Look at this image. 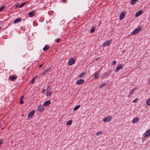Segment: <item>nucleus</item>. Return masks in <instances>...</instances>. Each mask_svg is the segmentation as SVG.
I'll use <instances>...</instances> for the list:
<instances>
[{
  "label": "nucleus",
  "instance_id": "f257e3e1",
  "mask_svg": "<svg viewBox=\"0 0 150 150\" xmlns=\"http://www.w3.org/2000/svg\"><path fill=\"white\" fill-rule=\"evenodd\" d=\"M142 29V28L140 26L135 29L132 33L133 35H134L138 33Z\"/></svg>",
  "mask_w": 150,
  "mask_h": 150
},
{
  "label": "nucleus",
  "instance_id": "f03ea898",
  "mask_svg": "<svg viewBox=\"0 0 150 150\" xmlns=\"http://www.w3.org/2000/svg\"><path fill=\"white\" fill-rule=\"evenodd\" d=\"M112 117L111 116L108 117L103 119V121L105 122H109L111 121Z\"/></svg>",
  "mask_w": 150,
  "mask_h": 150
},
{
  "label": "nucleus",
  "instance_id": "7ed1b4c3",
  "mask_svg": "<svg viewBox=\"0 0 150 150\" xmlns=\"http://www.w3.org/2000/svg\"><path fill=\"white\" fill-rule=\"evenodd\" d=\"M144 137H146L150 135V129L147 130L144 134Z\"/></svg>",
  "mask_w": 150,
  "mask_h": 150
},
{
  "label": "nucleus",
  "instance_id": "20e7f679",
  "mask_svg": "<svg viewBox=\"0 0 150 150\" xmlns=\"http://www.w3.org/2000/svg\"><path fill=\"white\" fill-rule=\"evenodd\" d=\"M125 12H122L120 15V20H122L125 17Z\"/></svg>",
  "mask_w": 150,
  "mask_h": 150
},
{
  "label": "nucleus",
  "instance_id": "39448f33",
  "mask_svg": "<svg viewBox=\"0 0 150 150\" xmlns=\"http://www.w3.org/2000/svg\"><path fill=\"white\" fill-rule=\"evenodd\" d=\"M84 82V81L82 79H79L76 81V84L77 85H80L83 83Z\"/></svg>",
  "mask_w": 150,
  "mask_h": 150
},
{
  "label": "nucleus",
  "instance_id": "423d86ee",
  "mask_svg": "<svg viewBox=\"0 0 150 150\" xmlns=\"http://www.w3.org/2000/svg\"><path fill=\"white\" fill-rule=\"evenodd\" d=\"M35 113L34 110H32L30 112L28 115V117L29 118H31L33 116Z\"/></svg>",
  "mask_w": 150,
  "mask_h": 150
},
{
  "label": "nucleus",
  "instance_id": "0eeeda50",
  "mask_svg": "<svg viewBox=\"0 0 150 150\" xmlns=\"http://www.w3.org/2000/svg\"><path fill=\"white\" fill-rule=\"evenodd\" d=\"M75 63V60L74 59L71 58L69 61V65H71Z\"/></svg>",
  "mask_w": 150,
  "mask_h": 150
},
{
  "label": "nucleus",
  "instance_id": "6e6552de",
  "mask_svg": "<svg viewBox=\"0 0 150 150\" xmlns=\"http://www.w3.org/2000/svg\"><path fill=\"white\" fill-rule=\"evenodd\" d=\"M142 11L141 10H140L138 11L135 14V17H137L139 16L142 13Z\"/></svg>",
  "mask_w": 150,
  "mask_h": 150
},
{
  "label": "nucleus",
  "instance_id": "1a4fd4ad",
  "mask_svg": "<svg viewBox=\"0 0 150 150\" xmlns=\"http://www.w3.org/2000/svg\"><path fill=\"white\" fill-rule=\"evenodd\" d=\"M38 111L40 112H41L43 110H44V107L43 105H40L38 108Z\"/></svg>",
  "mask_w": 150,
  "mask_h": 150
},
{
  "label": "nucleus",
  "instance_id": "9d476101",
  "mask_svg": "<svg viewBox=\"0 0 150 150\" xmlns=\"http://www.w3.org/2000/svg\"><path fill=\"white\" fill-rule=\"evenodd\" d=\"M110 43V42L109 40H107L106 42H105L103 45V47H105L106 46L109 45Z\"/></svg>",
  "mask_w": 150,
  "mask_h": 150
},
{
  "label": "nucleus",
  "instance_id": "9b49d317",
  "mask_svg": "<svg viewBox=\"0 0 150 150\" xmlns=\"http://www.w3.org/2000/svg\"><path fill=\"white\" fill-rule=\"evenodd\" d=\"M123 68V67L122 65H119L116 68L115 72H117L118 71Z\"/></svg>",
  "mask_w": 150,
  "mask_h": 150
},
{
  "label": "nucleus",
  "instance_id": "f8f14e48",
  "mask_svg": "<svg viewBox=\"0 0 150 150\" xmlns=\"http://www.w3.org/2000/svg\"><path fill=\"white\" fill-rule=\"evenodd\" d=\"M50 100L45 102L44 103V105L45 106H47L50 104Z\"/></svg>",
  "mask_w": 150,
  "mask_h": 150
},
{
  "label": "nucleus",
  "instance_id": "ddd939ff",
  "mask_svg": "<svg viewBox=\"0 0 150 150\" xmlns=\"http://www.w3.org/2000/svg\"><path fill=\"white\" fill-rule=\"evenodd\" d=\"M35 12L34 11H33L30 12L28 13V15L30 17H32L35 13Z\"/></svg>",
  "mask_w": 150,
  "mask_h": 150
},
{
  "label": "nucleus",
  "instance_id": "4468645a",
  "mask_svg": "<svg viewBox=\"0 0 150 150\" xmlns=\"http://www.w3.org/2000/svg\"><path fill=\"white\" fill-rule=\"evenodd\" d=\"M21 18H17L14 20V21L13 22V23H14L15 24H16V23H17L20 22L21 21Z\"/></svg>",
  "mask_w": 150,
  "mask_h": 150
},
{
  "label": "nucleus",
  "instance_id": "2eb2a0df",
  "mask_svg": "<svg viewBox=\"0 0 150 150\" xmlns=\"http://www.w3.org/2000/svg\"><path fill=\"white\" fill-rule=\"evenodd\" d=\"M110 75V72H107L103 73V77H105V76H109Z\"/></svg>",
  "mask_w": 150,
  "mask_h": 150
},
{
  "label": "nucleus",
  "instance_id": "dca6fc26",
  "mask_svg": "<svg viewBox=\"0 0 150 150\" xmlns=\"http://www.w3.org/2000/svg\"><path fill=\"white\" fill-rule=\"evenodd\" d=\"M9 78L12 81H13L17 78L15 76H10Z\"/></svg>",
  "mask_w": 150,
  "mask_h": 150
},
{
  "label": "nucleus",
  "instance_id": "f3484780",
  "mask_svg": "<svg viewBox=\"0 0 150 150\" xmlns=\"http://www.w3.org/2000/svg\"><path fill=\"white\" fill-rule=\"evenodd\" d=\"M139 121V119L137 118H135L133 119L132 121V123H135Z\"/></svg>",
  "mask_w": 150,
  "mask_h": 150
},
{
  "label": "nucleus",
  "instance_id": "a211bd4d",
  "mask_svg": "<svg viewBox=\"0 0 150 150\" xmlns=\"http://www.w3.org/2000/svg\"><path fill=\"white\" fill-rule=\"evenodd\" d=\"M50 47V46L48 45H46L45 46V47L43 48V50L44 51H46L48 49H49Z\"/></svg>",
  "mask_w": 150,
  "mask_h": 150
},
{
  "label": "nucleus",
  "instance_id": "6ab92c4d",
  "mask_svg": "<svg viewBox=\"0 0 150 150\" xmlns=\"http://www.w3.org/2000/svg\"><path fill=\"white\" fill-rule=\"evenodd\" d=\"M146 103L147 105H150V98L147 100Z\"/></svg>",
  "mask_w": 150,
  "mask_h": 150
},
{
  "label": "nucleus",
  "instance_id": "aec40b11",
  "mask_svg": "<svg viewBox=\"0 0 150 150\" xmlns=\"http://www.w3.org/2000/svg\"><path fill=\"white\" fill-rule=\"evenodd\" d=\"M99 76V74L97 73H96L94 74V77L96 79L98 78Z\"/></svg>",
  "mask_w": 150,
  "mask_h": 150
},
{
  "label": "nucleus",
  "instance_id": "412c9836",
  "mask_svg": "<svg viewBox=\"0 0 150 150\" xmlns=\"http://www.w3.org/2000/svg\"><path fill=\"white\" fill-rule=\"evenodd\" d=\"M137 1L138 0H132L131 1V3L133 5L135 4Z\"/></svg>",
  "mask_w": 150,
  "mask_h": 150
},
{
  "label": "nucleus",
  "instance_id": "4be33fe9",
  "mask_svg": "<svg viewBox=\"0 0 150 150\" xmlns=\"http://www.w3.org/2000/svg\"><path fill=\"white\" fill-rule=\"evenodd\" d=\"M85 75V73L84 72L81 73L79 76L80 78L84 76Z\"/></svg>",
  "mask_w": 150,
  "mask_h": 150
},
{
  "label": "nucleus",
  "instance_id": "5701e85b",
  "mask_svg": "<svg viewBox=\"0 0 150 150\" xmlns=\"http://www.w3.org/2000/svg\"><path fill=\"white\" fill-rule=\"evenodd\" d=\"M72 122V120H71L68 121L66 123L67 125H70L71 124Z\"/></svg>",
  "mask_w": 150,
  "mask_h": 150
},
{
  "label": "nucleus",
  "instance_id": "b1692460",
  "mask_svg": "<svg viewBox=\"0 0 150 150\" xmlns=\"http://www.w3.org/2000/svg\"><path fill=\"white\" fill-rule=\"evenodd\" d=\"M35 77H34L32 79V80L31 81H30V84H33L34 83V82L35 81Z\"/></svg>",
  "mask_w": 150,
  "mask_h": 150
},
{
  "label": "nucleus",
  "instance_id": "393cba45",
  "mask_svg": "<svg viewBox=\"0 0 150 150\" xmlns=\"http://www.w3.org/2000/svg\"><path fill=\"white\" fill-rule=\"evenodd\" d=\"M135 90V88H134V89H132V91L130 93V94H129V96L130 97L131 96H132V94L133 92Z\"/></svg>",
  "mask_w": 150,
  "mask_h": 150
},
{
  "label": "nucleus",
  "instance_id": "a878e982",
  "mask_svg": "<svg viewBox=\"0 0 150 150\" xmlns=\"http://www.w3.org/2000/svg\"><path fill=\"white\" fill-rule=\"evenodd\" d=\"M26 3V2H25L21 4L20 6H19V7L20 8H21Z\"/></svg>",
  "mask_w": 150,
  "mask_h": 150
},
{
  "label": "nucleus",
  "instance_id": "bb28decb",
  "mask_svg": "<svg viewBox=\"0 0 150 150\" xmlns=\"http://www.w3.org/2000/svg\"><path fill=\"white\" fill-rule=\"evenodd\" d=\"M80 106V105H78L77 106H76V107H75L74 109V111H75Z\"/></svg>",
  "mask_w": 150,
  "mask_h": 150
},
{
  "label": "nucleus",
  "instance_id": "cd10ccee",
  "mask_svg": "<svg viewBox=\"0 0 150 150\" xmlns=\"http://www.w3.org/2000/svg\"><path fill=\"white\" fill-rule=\"evenodd\" d=\"M106 85L105 83H103L101 84L100 86L99 87V88H102L103 86H105Z\"/></svg>",
  "mask_w": 150,
  "mask_h": 150
},
{
  "label": "nucleus",
  "instance_id": "c85d7f7f",
  "mask_svg": "<svg viewBox=\"0 0 150 150\" xmlns=\"http://www.w3.org/2000/svg\"><path fill=\"white\" fill-rule=\"evenodd\" d=\"M51 69H52L51 67H50L48 68L47 69L45 70V72L47 73L48 71H50Z\"/></svg>",
  "mask_w": 150,
  "mask_h": 150
},
{
  "label": "nucleus",
  "instance_id": "c756f323",
  "mask_svg": "<svg viewBox=\"0 0 150 150\" xmlns=\"http://www.w3.org/2000/svg\"><path fill=\"white\" fill-rule=\"evenodd\" d=\"M46 96H50L51 95V92H50L49 91H47V92L46 93Z\"/></svg>",
  "mask_w": 150,
  "mask_h": 150
},
{
  "label": "nucleus",
  "instance_id": "7c9ffc66",
  "mask_svg": "<svg viewBox=\"0 0 150 150\" xmlns=\"http://www.w3.org/2000/svg\"><path fill=\"white\" fill-rule=\"evenodd\" d=\"M5 6H3L0 7V12L2 10L4 9L5 8Z\"/></svg>",
  "mask_w": 150,
  "mask_h": 150
},
{
  "label": "nucleus",
  "instance_id": "2f4dec72",
  "mask_svg": "<svg viewBox=\"0 0 150 150\" xmlns=\"http://www.w3.org/2000/svg\"><path fill=\"white\" fill-rule=\"evenodd\" d=\"M95 31V28H91L90 30V32L91 33Z\"/></svg>",
  "mask_w": 150,
  "mask_h": 150
},
{
  "label": "nucleus",
  "instance_id": "473e14b6",
  "mask_svg": "<svg viewBox=\"0 0 150 150\" xmlns=\"http://www.w3.org/2000/svg\"><path fill=\"white\" fill-rule=\"evenodd\" d=\"M102 133V132L101 131H100L96 133V135L97 136L99 135L100 134H101Z\"/></svg>",
  "mask_w": 150,
  "mask_h": 150
},
{
  "label": "nucleus",
  "instance_id": "72a5a7b5",
  "mask_svg": "<svg viewBox=\"0 0 150 150\" xmlns=\"http://www.w3.org/2000/svg\"><path fill=\"white\" fill-rule=\"evenodd\" d=\"M50 86H48L47 87V91H49L50 92Z\"/></svg>",
  "mask_w": 150,
  "mask_h": 150
},
{
  "label": "nucleus",
  "instance_id": "f704fd0d",
  "mask_svg": "<svg viewBox=\"0 0 150 150\" xmlns=\"http://www.w3.org/2000/svg\"><path fill=\"white\" fill-rule=\"evenodd\" d=\"M60 40H61V39L59 38L57 40H56L55 41H56V42H57L58 43L60 42Z\"/></svg>",
  "mask_w": 150,
  "mask_h": 150
},
{
  "label": "nucleus",
  "instance_id": "c9c22d12",
  "mask_svg": "<svg viewBox=\"0 0 150 150\" xmlns=\"http://www.w3.org/2000/svg\"><path fill=\"white\" fill-rule=\"evenodd\" d=\"M116 63V62L115 61H114L112 62V65H115Z\"/></svg>",
  "mask_w": 150,
  "mask_h": 150
},
{
  "label": "nucleus",
  "instance_id": "e433bc0d",
  "mask_svg": "<svg viewBox=\"0 0 150 150\" xmlns=\"http://www.w3.org/2000/svg\"><path fill=\"white\" fill-rule=\"evenodd\" d=\"M138 98H136L135 99H134V100H133V102L136 103L137 101V100H138Z\"/></svg>",
  "mask_w": 150,
  "mask_h": 150
},
{
  "label": "nucleus",
  "instance_id": "4c0bfd02",
  "mask_svg": "<svg viewBox=\"0 0 150 150\" xmlns=\"http://www.w3.org/2000/svg\"><path fill=\"white\" fill-rule=\"evenodd\" d=\"M47 73L45 72V71L44 72H42V74H41V75L42 76H43V75H45L46 74V73Z\"/></svg>",
  "mask_w": 150,
  "mask_h": 150
},
{
  "label": "nucleus",
  "instance_id": "58836bf2",
  "mask_svg": "<svg viewBox=\"0 0 150 150\" xmlns=\"http://www.w3.org/2000/svg\"><path fill=\"white\" fill-rule=\"evenodd\" d=\"M23 103V101L22 100H20V103L21 104H22Z\"/></svg>",
  "mask_w": 150,
  "mask_h": 150
},
{
  "label": "nucleus",
  "instance_id": "ea45409f",
  "mask_svg": "<svg viewBox=\"0 0 150 150\" xmlns=\"http://www.w3.org/2000/svg\"><path fill=\"white\" fill-rule=\"evenodd\" d=\"M46 92V91H45V89H43L42 91V93H45V92Z\"/></svg>",
  "mask_w": 150,
  "mask_h": 150
},
{
  "label": "nucleus",
  "instance_id": "a19ab883",
  "mask_svg": "<svg viewBox=\"0 0 150 150\" xmlns=\"http://www.w3.org/2000/svg\"><path fill=\"white\" fill-rule=\"evenodd\" d=\"M3 143V141L2 140H1L0 142V146Z\"/></svg>",
  "mask_w": 150,
  "mask_h": 150
},
{
  "label": "nucleus",
  "instance_id": "79ce46f5",
  "mask_svg": "<svg viewBox=\"0 0 150 150\" xmlns=\"http://www.w3.org/2000/svg\"><path fill=\"white\" fill-rule=\"evenodd\" d=\"M23 96H22L20 99V100H22L23 98Z\"/></svg>",
  "mask_w": 150,
  "mask_h": 150
},
{
  "label": "nucleus",
  "instance_id": "37998d69",
  "mask_svg": "<svg viewBox=\"0 0 150 150\" xmlns=\"http://www.w3.org/2000/svg\"><path fill=\"white\" fill-rule=\"evenodd\" d=\"M42 65H40V66L39 67V68H40L41 67H42Z\"/></svg>",
  "mask_w": 150,
  "mask_h": 150
},
{
  "label": "nucleus",
  "instance_id": "c03bdc74",
  "mask_svg": "<svg viewBox=\"0 0 150 150\" xmlns=\"http://www.w3.org/2000/svg\"><path fill=\"white\" fill-rule=\"evenodd\" d=\"M18 6V5L17 4L16 6V7H17Z\"/></svg>",
  "mask_w": 150,
  "mask_h": 150
},
{
  "label": "nucleus",
  "instance_id": "a18cd8bd",
  "mask_svg": "<svg viewBox=\"0 0 150 150\" xmlns=\"http://www.w3.org/2000/svg\"><path fill=\"white\" fill-rule=\"evenodd\" d=\"M149 83H150V78H149Z\"/></svg>",
  "mask_w": 150,
  "mask_h": 150
},
{
  "label": "nucleus",
  "instance_id": "49530a36",
  "mask_svg": "<svg viewBox=\"0 0 150 150\" xmlns=\"http://www.w3.org/2000/svg\"><path fill=\"white\" fill-rule=\"evenodd\" d=\"M63 1L64 2H65V1L64 0H63Z\"/></svg>",
  "mask_w": 150,
  "mask_h": 150
},
{
  "label": "nucleus",
  "instance_id": "de8ad7c7",
  "mask_svg": "<svg viewBox=\"0 0 150 150\" xmlns=\"http://www.w3.org/2000/svg\"><path fill=\"white\" fill-rule=\"evenodd\" d=\"M37 76H35V78H36V77Z\"/></svg>",
  "mask_w": 150,
  "mask_h": 150
},
{
  "label": "nucleus",
  "instance_id": "09e8293b",
  "mask_svg": "<svg viewBox=\"0 0 150 150\" xmlns=\"http://www.w3.org/2000/svg\"><path fill=\"white\" fill-rule=\"evenodd\" d=\"M1 27H0V30L1 29Z\"/></svg>",
  "mask_w": 150,
  "mask_h": 150
}]
</instances>
